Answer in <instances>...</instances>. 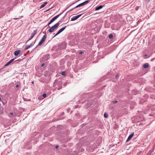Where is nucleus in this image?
Returning a JSON list of instances; mask_svg holds the SVG:
<instances>
[{"mask_svg": "<svg viewBox=\"0 0 155 155\" xmlns=\"http://www.w3.org/2000/svg\"><path fill=\"white\" fill-rule=\"evenodd\" d=\"M50 58V55L49 54H47L46 55L44 56L43 58L45 60H47L48 59Z\"/></svg>", "mask_w": 155, "mask_h": 155, "instance_id": "6e6552de", "label": "nucleus"}, {"mask_svg": "<svg viewBox=\"0 0 155 155\" xmlns=\"http://www.w3.org/2000/svg\"><path fill=\"white\" fill-rule=\"evenodd\" d=\"M34 44V43L33 42H32L30 45H29L27 46L25 48V50H27V49H28L30 48Z\"/></svg>", "mask_w": 155, "mask_h": 155, "instance_id": "0eeeda50", "label": "nucleus"}, {"mask_svg": "<svg viewBox=\"0 0 155 155\" xmlns=\"http://www.w3.org/2000/svg\"><path fill=\"white\" fill-rule=\"evenodd\" d=\"M47 35H43L42 38L41 40V41L39 43L38 45H42L43 43L45 42L46 38Z\"/></svg>", "mask_w": 155, "mask_h": 155, "instance_id": "f03ea898", "label": "nucleus"}, {"mask_svg": "<svg viewBox=\"0 0 155 155\" xmlns=\"http://www.w3.org/2000/svg\"><path fill=\"white\" fill-rule=\"evenodd\" d=\"M104 6L103 5H100L99 6L97 7L95 9V11H97L98 10H99L103 8V7H104Z\"/></svg>", "mask_w": 155, "mask_h": 155, "instance_id": "9b49d317", "label": "nucleus"}, {"mask_svg": "<svg viewBox=\"0 0 155 155\" xmlns=\"http://www.w3.org/2000/svg\"><path fill=\"white\" fill-rule=\"evenodd\" d=\"M104 116L106 118H107L108 117V114H107L106 113H104Z\"/></svg>", "mask_w": 155, "mask_h": 155, "instance_id": "f3484780", "label": "nucleus"}, {"mask_svg": "<svg viewBox=\"0 0 155 155\" xmlns=\"http://www.w3.org/2000/svg\"><path fill=\"white\" fill-rule=\"evenodd\" d=\"M66 28V26L63 27L62 28H61L58 31L56 34L54 36V37H55L58 34H59L60 33H61V32H62L63 31L65 28Z\"/></svg>", "mask_w": 155, "mask_h": 155, "instance_id": "20e7f679", "label": "nucleus"}, {"mask_svg": "<svg viewBox=\"0 0 155 155\" xmlns=\"http://www.w3.org/2000/svg\"><path fill=\"white\" fill-rule=\"evenodd\" d=\"M20 52L21 51L20 50L16 51L14 52V55L15 56H17L19 54Z\"/></svg>", "mask_w": 155, "mask_h": 155, "instance_id": "9d476101", "label": "nucleus"}, {"mask_svg": "<svg viewBox=\"0 0 155 155\" xmlns=\"http://www.w3.org/2000/svg\"><path fill=\"white\" fill-rule=\"evenodd\" d=\"M81 15H82V14H80V15H77V16H73L71 18V21H74L77 19Z\"/></svg>", "mask_w": 155, "mask_h": 155, "instance_id": "39448f33", "label": "nucleus"}, {"mask_svg": "<svg viewBox=\"0 0 155 155\" xmlns=\"http://www.w3.org/2000/svg\"><path fill=\"white\" fill-rule=\"evenodd\" d=\"M8 115L10 117H12L15 116V114L13 112H10L8 113Z\"/></svg>", "mask_w": 155, "mask_h": 155, "instance_id": "ddd939ff", "label": "nucleus"}, {"mask_svg": "<svg viewBox=\"0 0 155 155\" xmlns=\"http://www.w3.org/2000/svg\"><path fill=\"white\" fill-rule=\"evenodd\" d=\"M18 87H19V85H18V84H17L16 86V88H18Z\"/></svg>", "mask_w": 155, "mask_h": 155, "instance_id": "a878e982", "label": "nucleus"}, {"mask_svg": "<svg viewBox=\"0 0 155 155\" xmlns=\"http://www.w3.org/2000/svg\"><path fill=\"white\" fill-rule=\"evenodd\" d=\"M113 103L114 104H116V103H117V101H114L113 102Z\"/></svg>", "mask_w": 155, "mask_h": 155, "instance_id": "5701e85b", "label": "nucleus"}, {"mask_svg": "<svg viewBox=\"0 0 155 155\" xmlns=\"http://www.w3.org/2000/svg\"><path fill=\"white\" fill-rule=\"evenodd\" d=\"M34 83V82H33V81H32V83Z\"/></svg>", "mask_w": 155, "mask_h": 155, "instance_id": "7c9ffc66", "label": "nucleus"}, {"mask_svg": "<svg viewBox=\"0 0 155 155\" xmlns=\"http://www.w3.org/2000/svg\"><path fill=\"white\" fill-rule=\"evenodd\" d=\"M58 145H56V146H55V148H56V149L58 148Z\"/></svg>", "mask_w": 155, "mask_h": 155, "instance_id": "bb28decb", "label": "nucleus"}, {"mask_svg": "<svg viewBox=\"0 0 155 155\" xmlns=\"http://www.w3.org/2000/svg\"><path fill=\"white\" fill-rule=\"evenodd\" d=\"M62 13L59 15H58L53 18L50 21L52 23L53 21H54L58 18L59 16Z\"/></svg>", "mask_w": 155, "mask_h": 155, "instance_id": "423d86ee", "label": "nucleus"}, {"mask_svg": "<svg viewBox=\"0 0 155 155\" xmlns=\"http://www.w3.org/2000/svg\"><path fill=\"white\" fill-rule=\"evenodd\" d=\"M90 0H87L85 2H84L82 3L83 6L87 5V4L89 2Z\"/></svg>", "mask_w": 155, "mask_h": 155, "instance_id": "2eb2a0df", "label": "nucleus"}, {"mask_svg": "<svg viewBox=\"0 0 155 155\" xmlns=\"http://www.w3.org/2000/svg\"><path fill=\"white\" fill-rule=\"evenodd\" d=\"M74 8H72V9L71 10H72V9H73Z\"/></svg>", "mask_w": 155, "mask_h": 155, "instance_id": "473e14b6", "label": "nucleus"}, {"mask_svg": "<svg viewBox=\"0 0 155 155\" xmlns=\"http://www.w3.org/2000/svg\"><path fill=\"white\" fill-rule=\"evenodd\" d=\"M47 2H45L43 4H42V5H41V6L40 7V8H43L47 4Z\"/></svg>", "mask_w": 155, "mask_h": 155, "instance_id": "4468645a", "label": "nucleus"}, {"mask_svg": "<svg viewBox=\"0 0 155 155\" xmlns=\"http://www.w3.org/2000/svg\"><path fill=\"white\" fill-rule=\"evenodd\" d=\"M149 66V64L147 63H146L143 65V68H147Z\"/></svg>", "mask_w": 155, "mask_h": 155, "instance_id": "dca6fc26", "label": "nucleus"}, {"mask_svg": "<svg viewBox=\"0 0 155 155\" xmlns=\"http://www.w3.org/2000/svg\"><path fill=\"white\" fill-rule=\"evenodd\" d=\"M82 53H83V52H82V51H81V52L79 53V54H81Z\"/></svg>", "mask_w": 155, "mask_h": 155, "instance_id": "cd10ccee", "label": "nucleus"}, {"mask_svg": "<svg viewBox=\"0 0 155 155\" xmlns=\"http://www.w3.org/2000/svg\"><path fill=\"white\" fill-rule=\"evenodd\" d=\"M133 136H134V133L130 134L129 136L128 137V138L127 139L126 141L127 142V141H129L133 137Z\"/></svg>", "mask_w": 155, "mask_h": 155, "instance_id": "1a4fd4ad", "label": "nucleus"}, {"mask_svg": "<svg viewBox=\"0 0 155 155\" xmlns=\"http://www.w3.org/2000/svg\"><path fill=\"white\" fill-rule=\"evenodd\" d=\"M45 65V63H43L41 64V67L44 66Z\"/></svg>", "mask_w": 155, "mask_h": 155, "instance_id": "b1692460", "label": "nucleus"}, {"mask_svg": "<svg viewBox=\"0 0 155 155\" xmlns=\"http://www.w3.org/2000/svg\"><path fill=\"white\" fill-rule=\"evenodd\" d=\"M18 18H14L13 19H18Z\"/></svg>", "mask_w": 155, "mask_h": 155, "instance_id": "c756f323", "label": "nucleus"}, {"mask_svg": "<svg viewBox=\"0 0 155 155\" xmlns=\"http://www.w3.org/2000/svg\"><path fill=\"white\" fill-rule=\"evenodd\" d=\"M15 59V58L12 59L9 62H8L5 64V66H7L10 64Z\"/></svg>", "mask_w": 155, "mask_h": 155, "instance_id": "f8f14e48", "label": "nucleus"}, {"mask_svg": "<svg viewBox=\"0 0 155 155\" xmlns=\"http://www.w3.org/2000/svg\"><path fill=\"white\" fill-rule=\"evenodd\" d=\"M61 74L64 76H65L66 75V73L65 71H62L61 73Z\"/></svg>", "mask_w": 155, "mask_h": 155, "instance_id": "a211bd4d", "label": "nucleus"}, {"mask_svg": "<svg viewBox=\"0 0 155 155\" xmlns=\"http://www.w3.org/2000/svg\"><path fill=\"white\" fill-rule=\"evenodd\" d=\"M52 23L51 22V21H50V22L48 24V25H49L51 24Z\"/></svg>", "mask_w": 155, "mask_h": 155, "instance_id": "393cba45", "label": "nucleus"}, {"mask_svg": "<svg viewBox=\"0 0 155 155\" xmlns=\"http://www.w3.org/2000/svg\"><path fill=\"white\" fill-rule=\"evenodd\" d=\"M109 37L110 38H113V35L112 34H110V35H109Z\"/></svg>", "mask_w": 155, "mask_h": 155, "instance_id": "6ab92c4d", "label": "nucleus"}, {"mask_svg": "<svg viewBox=\"0 0 155 155\" xmlns=\"http://www.w3.org/2000/svg\"><path fill=\"white\" fill-rule=\"evenodd\" d=\"M80 4L81 5V6H83V4H82V3H81Z\"/></svg>", "mask_w": 155, "mask_h": 155, "instance_id": "c85d7f7f", "label": "nucleus"}, {"mask_svg": "<svg viewBox=\"0 0 155 155\" xmlns=\"http://www.w3.org/2000/svg\"><path fill=\"white\" fill-rule=\"evenodd\" d=\"M59 24L60 23L59 22H57L54 25L51 27L48 30V31L49 32H52L55 29L57 28Z\"/></svg>", "mask_w": 155, "mask_h": 155, "instance_id": "f257e3e1", "label": "nucleus"}, {"mask_svg": "<svg viewBox=\"0 0 155 155\" xmlns=\"http://www.w3.org/2000/svg\"><path fill=\"white\" fill-rule=\"evenodd\" d=\"M37 31H34L31 34L30 38L27 41V42L28 41L32 39L36 33Z\"/></svg>", "mask_w": 155, "mask_h": 155, "instance_id": "7ed1b4c3", "label": "nucleus"}, {"mask_svg": "<svg viewBox=\"0 0 155 155\" xmlns=\"http://www.w3.org/2000/svg\"><path fill=\"white\" fill-rule=\"evenodd\" d=\"M46 95H47L46 94H43L42 96L44 98H45L46 97Z\"/></svg>", "mask_w": 155, "mask_h": 155, "instance_id": "aec40b11", "label": "nucleus"}, {"mask_svg": "<svg viewBox=\"0 0 155 155\" xmlns=\"http://www.w3.org/2000/svg\"><path fill=\"white\" fill-rule=\"evenodd\" d=\"M119 77V75L118 74H116V76H115L116 78H118Z\"/></svg>", "mask_w": 155, "mask_h": 155, "instance_id": "4be33fe9", "label": "nucleus"}, {"mask_svg": "<svg viewBox=\"0 0 155 155\" xmlns=\"http://www.w3.org/2000/svg\"><path fill=\"white\" fill-rule=\"evenodd\" d=\"M81 6V5L80 4H79L78 5H77V6H76L75 8H78V7Z\"/></svg>", "mask_w": 155, "mask_h": 155, "instance_id": "412c9836", "label": "nucleus"}, {"mask_svg": "<svg viewBox=\"0 0 155 155\" xmlns=\"http://www.w3.org/2000/svg\"><path fill=\"white\" fill-rule=\"evenodd\" d=\"M1 97H0V101H1Z\"/></svg>", "mask_w": 155, "mask_h": 155, "instance_id": "2f4dec72", "label": "nucleus"}]
</instances>
